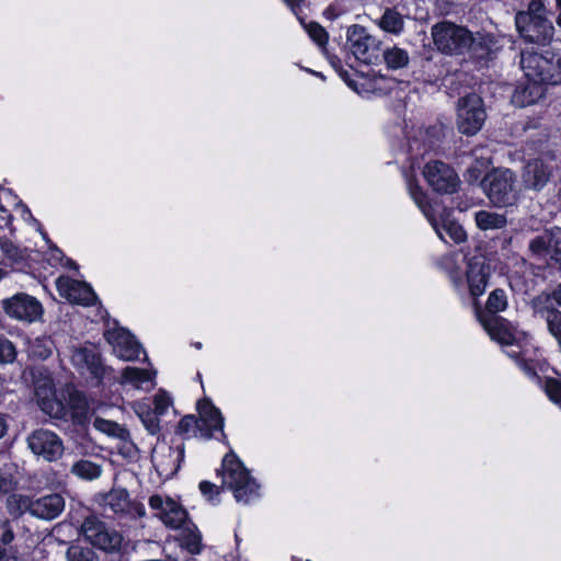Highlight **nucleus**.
Instances as JSON below:
<instances>
[{"mask_svg":"<svg viewBox=\"0 0 561 561\" xmlns=\"http://www.w3.org/2000/svg\"><path fill=\"white\" fill-rule=\"evenodd\" d=\"M465 271L454 261L448 259L444 263V270L456 295L462 302L471 301L474 309H480L482 297L492 277L491 260L484 253L465 255Z\"/></svg>","mask_w":561,"mask_h":561,"instance_id":"obj_1","label":"nucleus"},{"mask_svg":"<svg viewBox=\"0 0 561 561\" xmlns=\"http://www.w3.org/2000/svg\"><path fill=\"white\" fill-rule=\"evenodd\" d=\"M550 0H530L527 10L515 15V25L524 42L538 46L549 45L554 35V26L548 15L556 11L548 9Z\"/></svg>","mask_w":561,"mask_h":561,"instance_id":"obj_2","label":"nucleus"},{"mask_svg":"<svg viewBox=\"0 0 561 561\" xmlns=\"http://www.w3.org/2000/svg\"><path fill=\"white\" fill-rule=\"evenodd\" d=\"M216 473L224 478L238 503L250 504L260 497V484L233 450L224 456Z\"/></svg>","mask_w":561,"mask_h":561,"instance_id":"obj_3","label":"nucleus"},{"mask_svg":"<svg viewBox=\"0 0 561 561\" xmlns=\"http://www.w3.org/2000/svg\"><path fill=\"white\" fill-rule=\"evenodd\" d=\"M520 67L527 78H539L547 85L561 84V49L525 48L520 53Z\"/></svg>","mask_w":561,"mask_h":561,"instance_id":"obj_4","label":"nucleus"},{"mask_svg":"<svg viewBox=\"0 0 561 561\" xmlns=\"http://www.w3.org/2000/svg\"><path fill=\"white\" fill-rule=\"evenodd\" d=\"M515 183V174L510 169H493L480 181V185L490 203L497 208L516 204L518 191Z\"/></svg>","mask_w":561,"mask_h":561,"instance_id":"obj_5","label":"nucleus"},{"mask_svg":"<svg viewBox=\"0 0 561 561\" xmlns=\"http://www.w3.org/2000/svg\"><path fill=\"white\" fill-rule=\"evenodd\" d=\"M432 37L437 50L447 56H463L471 42V31L455 22L444 20L432 26Z\"/></svg>","mask_w":561,"mask_h":561,"instance_id":"obj_6","label":"nucleus"},{"mask_svg":"<svg viewBox=\"0 0 561 561\" xmlns=\"http://www.w3.org/2000/svg\"><path fill=\"white\" fill-rule=\"evenodd\" d=\"M456 124L458 131L466 136L477 135L486 119V111L483 99L470 92L457 101Z\"/></svg>","mask_w":561,"mask_h":561,"instance_id":"obj_7","label":"nucleus"},{"mask_svg":"<svg viewBox=\"0 0 561 561\" xmlns=\"http://www.w3.org/2000/svg\"><path fill=\"white\" fill-rule=\"evenodd\" d=\"M81 531L88 543L105 552L119 550L123 542V536L117 530L94 515L84 518Z\"/></svg>","mask_w":561,"mask_h":561,"instance_id":"obj_8","label":"nucleus"},{"mask_svg":"<svg viewBox=\"0 0 561 561\" xmlns=\"http://www.w3.org/2000/svg\"><path fill=\"white\" fill-rule=\"evenodd\" d=\"M422 174L427 185L437 194H454L459 188L460 180L455 169L440 160L426 162Z\"/></svg>","mask_w":561,"mask_h":561,"instance_id":"obj_9","label":"nucleus"},{"mask_svg":"<svg viewBox=\"0 0 561 561\" xmlns=\"http://www.w3.org/2000/svg\"><path fill=\"white\" fill-rule=\"evenodd\" d=\"M148 504L167 528L178 530L192 520L187 510L176 500L160 494L149 497Z\"/></svg>","mask_w":561,"mask_h":561,"instance_id":"obj_10","label":"nucleus"},{"mask_svg":"<svg viewBox=\"0 0 561 561\" xmlns=\"http://www.w3.org/2000/svg\"><path fill=\"white\" fill-rule=\"evenodd\" d=\"M55 286L59 296L71 304L83 307H93L99 301V297L92 286L84 280H78L67 275H60L57 277Z\"/></svg>","mask_w":561,"mask_h":561,"instance_id":"obj_11","label":"nucleus"},{"mask_svg":"<svg viewBox=\"0 0 561 561\" xmlns=\"http://www.w3.org/2000/svg\"><path fill=\"white\" fill-rule=\"evenodd\" d=\"M27 445L33 454L42 456L46 461H56L64 453L61 438L45 428L33 431L27 437Z\"/></svg>","mask_w":561,"mask_h":561,"instance_id":"obj_12","label":"nucleus"},{"mask_svg":"<svg viewBox=\"0 0 561 561\" xmlns=\"http://www.w3.org/2000/svg\"><path fill=\"white\" fill-rule=\"evenodd\" d=\"M4 313L16 320L33 322L43 313L42 304L33 296L19 293L2 301Z\"/></svg>","mask_w":561,"mask_h":561,"instance_id":"obj_13","label":"nucleus"},{"mask_svg":"<svg viewBox=\"0 0 561 561\" xmlns=\"http://www.w3.org/2000/svg\"><path fill=\"white\" fill-rule=\"evenodd\" d=\"M103 336L105 341L113 346L119 358L126 362H133L139 358L142 350L141 344L128 329L123 327L107 329L104 331Z\"/></svg>","mask_w":561,"mask_h":561,"instance_id":"obj_14","label":"nucleus"},{"mask_svg":"<svg viewBox=\"0 0 561 561\" xmlns=\"http://www.w3.org/2000/svg\"><path fill=\"white\" fill-rule=\"evenodd\" d=\"M196 410L198 412L199 432L203 437L210 439L214 437V432H220L224 438H227L224 426L225 419L221 411L217 408L210 398H203L196 402Z\"/></svg>","mask_w":561,"mask_h":561,"instance_id":"obj_15","label":"nucleus"},{"mask_svg":"<svg viewBox=\"0 0 561 561\" xmlns=\"http://www.w3.org/2000/svg\"><path fill=\"white\" fill-rule=\"evenodd\" d=\"M72 359L76 365L88 369L98 386L103 383L107 373L113 371L112 367L103 363L101 353L85 346L76 348Z\"/></svg>","mask_w":561,"mask_h":561,"instance_id":"obj_16","label":"nucleus"},{"mask_svg":"<svg viewBox=\"0 0 561 561\" xmlns=\"http://www.w3.org/2000/svg\"><path fill=\"white\" fill-rule=\"evenodd\" d=\"M479 321L493 341L501 345L517 346L520 348V345L516 341L514 330L507 319L503 317L480 316Z\"/></svg>","mask_w":561,"mask_h":561,"instance_id":"obj_17","label":"nucleus"},{"mask_svg":"<svg viewBox=\"0 0 561 561\" xmlns=\"http://www.w3.org/2000/svg\"><path fill=\"white\" fill-rule=\"evenodd\" d=\"M553 173L551 164L537 158L527 162L523 172V181L527 188L541 191L550 181Z\"/></svg>","mask_w":561,"mask_h":561,"instance_id":"obj_18","label":"nucleus"},{"mask_svg":"<svg viewBox=\"0 0 561 561\" xmlns=\"http://www.w3.org/2000/svg\"><path fill=\"white\" fill-rule=\"evenodd\" d=\"M547 84L539 78H527L525 82L516 85L512 101L519 107H526L537 103L546 95Z\"/></svg>","mask_w":561,"mask_h":561,"instance_id":"obj_19","label":"nucleus"},{"mask_svg":"<svg viewBox=\"0 0 561 561\" xmlns=\"http://www.w3.org/2000/svg\"><path fill=\"white\" fill-rule=\"evenodd\" d=\"M65 510V499L59 493H49L34 499L32 516L43 520L57 518Z\"/></svg>","mask_w":561,"mask_h":561,"instance_id":"obj_20","label":"nucleus"},{"mask_svg":"<svg viewBox=\"0 0 561 561\" xmlns=\"http://www.w3.org/2000/svg\"><path fill=\"white\" fill-rule=\"evenodd\" d=\"M437 228L439 233L437 236L445 242L444 234H447L448 238L456 244H460L467 240V233L463 227L453 217V210L449 208H444L439 215V219H437Z\"/></svg>","mask_w":561,"mask_h":561,"instance_id":"obj_21","label":"nucleus"},{"mask_svg":"<svg viewBox=\"0 0 561 561\" xmlns=\"http://www.w3.org/2000/svg\"><path fill=\"white\" fill-rule=\"evenodd\" d=\"M179 530L180 533L175 537V540L180 548L190 554H199L204 549L203 536L193 519L186 523V525Z\"/></svg>","mask_w":561,"mask_h":561,"instance_id":"obj_22","label":"nucleus"},{"mask_svg":"<svg viewBox=\"0 0 561 561\" xmlns=\"http://www.w3.org/2000/svg\"><path fill=\"white\" fill-rule=\"evenodd\" d=\"M471 42L466 54L469 55L476 65L483 66L493 59L494 51L492 46L494 42L489 35L479 34L476 37L471 33Z\"/></svg>","mask_w":561,"mask_h":561,"instance_id":"obj_23","label":"nucleus"},{"mask_svg":"<svg viewBox=\"0 0 561 561\" xmlns=\"http://www.w3.org/2000/svg\"><path fill=\"white\" fill-rule=\"evenodd\" d=\"M67 405L75 424L84 425L89 422V403L83 391H68Z\"/></svg>","mask_w":561,"mask_h":561,"instance_id":"obj_24","label":"nucleus"},{"mask_svg":"<svg viewBox=\"0 0 561 561\" xmlns=\"http://www.w3.org/2000/svg\"><path fill=\"white\" fill-rule=\"evenodd\" d=\"M346 41L352 54L362 61L363 56L367 55V45L373 42V36L367 33L366 27L353 24L347 30Z\"/></svg>","mask_w":561,"mask_h":561,"instance_id":"obj_25","label":"nucleus"},{"mask_svg":"<svg viewBox=\"0 0 561 561\" xmlns=\"http://www.w3.org/2000/svg\"><path fill=\"white\" fill-rule=\"evenodd\" d=\"M409 191L412 199L424 214V216L426 217L435 232L439 233L437 228V218L433 213V207L431 202L428 201L427 194L424 192V190L420 186V184L416 181L409 182Z\"/></svg>","mask_w":561,"mask_h":561,"instance_id":"obj_26","label":"nucleus"},{"mask_svg":"<svg viewBox=\"0 0 561 561\" xmlns=\"http://www.w3.org/2000/svg\"><path fill=\"white\" fill-rule=\"evenodd\" d=\"M508 306L507 295L504 289H493L486 299L484 312L480 309H476L478 318L482 317H500L497 313L505 311Z\"/></svg>","mask_w":561,"mask_h":561,"instance_id":"obj_27","label":"nucleus"},{"mask_svg":"<svg viewBox=\"0 0 561 561\" xmlns=\"http://www.w3.org/2000/svg\"><path fill=\"white\" fill-rule=\"evenodd\" d=\"M156 377V371L146 368L127 366L123 369L121 375V383L131 385L140 388L144 383L150 382Z\"/></svg>","mask_w":561,"mask_h":561,"instance_id":"obj_28","label":"nucleus"},{"mask_svg":"<svg viewBox=\"0 0 561 561\" xmlns=\"http://www.w3.org/2000/svg\"><path fill=\"white\" fill-rule=\"evenodd\" d=\"M378 26L386 33L399 35L403 32L404 21L396 8H387L378 21Z\"/></svg>","mask_w":561,"mask_h":561,"instance_id":"obj_29","label":"nucleus"},{"mask_svg":"<svg viewBox=\"0 0 561 561\" xmlns=\"http://www.w3.org/2000/svg\"><path fill=\"white\" fill-rule=\"evenodd\" d=\"M67 561H100L94 548L85 542L73 541L66 552Z\"/></svg>","mask_w":561,"mask_h":561,"instance_id":"obj_30","label":"nucleus"},{"mask_svg":"<svg viewBox=\"0 0 561 561\" xmlns=\"http://www.w3.org/2000/svg\"><path fill=\"white\" fill-rule=\"evenodd\" d=\"M0 249L4 256L13 264L24 265L30 259L28 249L20 248L9 238H0Z\"/></svg>","mask_w":561,"mask_h":561,"instance_id":"obj_31","label":"nucleus"},{"mask_svg":"<svg viewBox=\"0 0 561 561\" xmlns=\"http://www.w3.org/2000/svg\"><path fill=\"white\" fill-rule=\"evenodd\" d=\"M507 355L515 360L517 366L527 375L529 378L541 382V377L538 375V362L533 358H527L525 352L522 350H511L506 352Z\"/></svg>","mask_w":561,"mask_h":561,"instance_id":"obj_32","label":"nucleus"},{"mask_svg":"<svg viewBox=\"0 0 561 561\" xmlns=\"http://www.w3.org/2000/svg\"><path fill=\"white\" fill-rule=\"evenodd\" d=\"M381 60L386 62L388 69L398 70L408 66L410 58L405 49L393 46L383 49Z\"/></svg>","mask_w":561,"mask_h":561,"instance_id":"obj_33","label":"nucleus"},{"mask_svg":"<svg viewBox=\"0 0 561 561\" xmlns=\"http://www.w3.org/2000/svg\"><path fill=\"white\" fill-rule=\"evenodd\" d=\"M71 472L83 480L91 481L101 476L102 467L91 460L80 459L72 465Z\"/></svg>","mask_w":561,"mask_h":561,"instance_id":"obj_34","label":"nucleus"},{"mask_svg":"<svg viewBox=\"0 0 561 561\" xmlns=\"http://www.w3.org/2000/svg\"><path fill=\"white\" fill-rule=\"evenodd\" d=\"M34 499L23 494H12L8 499V508L11 515L20 517L24 513L32 515Z\"/></svg>","mask_w":561,"mask_h":561,"instance_id":"obj_35","label":"nucleus"},{"mask_svg":"<svg viewBox=\"0 0 561 561\" xmlns=\"http://www.w3.org/2000/svg\"><path fill=\"white\" fill-rule=\"evenodd\" d=\"M551 244H552V229L541 236H536L530 240L528 249L533 256L535 257H545L549 254L551 257Z\"/></svg>","mask_w":561,"mask_h":561,"instance_id":"obj_36","label":"nucleus"},{"mask_svg":"<svg viewBox=\"0 0 561 561\" xmlns=\"http://www.w3.org/2000/svg\"><path fill=\"white\" fill-rule=\"evenodd\" d=\"M139 417L151 435H157L160 432V414L156 413L151 410V407L148 404L139 405L137 410Z\"/></svg>","mask_w":561,"mask_h":561,"instance_id":"obj_37","label":"nucleus"},{"mask_svg":"<svg viewBox=\"0 0 561 561\" xmlns=\"http://www.w3.org/2000/svg\"><path fill=\"white\" fill-rule=\"evenodd\" d=\"M476 222L480 229L489 230L504 227L506 219L503 215L481 210L476 214Z\"/></svg>","mask_w":561,"mask_h":561,"instance_id":"obj_38","label":"nucleus"},{"mask_svg":"<svg viewBox=\"0 0 561 561\" xmlns=\"http://www.w3.org/2000/svg\"><path fill=\"white\" fill-rule=\"evenodd\" d=\"M306 31L313 43H316L323 51L327 50L329 33L321 24L312 21L306 25Z\"/></svg>","mask_w":561,"mask_h":561,"instance_id":"obj_39","label":"nucleus"},{"mask_svg":"<svg viewBox=\"0 0 561 561\" xmlns=\"http://www.w3.org/2000/svg\"><path fill=\"white\" fill-rule=\"evenodd\" d=\"M110 505L115 513H126L130 512V500L129 494L126 490H119L116 492L110 493Z\"/></svg>","mask_w":561,"mask_h":561,"instance_id":"obj_40","label":"nucleus"},{"mask_svg":"<svg viewBox=\"0 0 561 561\" xmlns=\"http://www.w3.org/2000/svg\"><path fill=\"white\" fill-rule=\"evenodd\" d=\"M543 390L548 399L561 409V380L554 377H546Z\"/></svg>","mask_w":561,"mask_h":561,"instance_id":"obj_41","label":"nucleus"},{"mask_svg":"<svg viewBox=\"0 0 561 561\" xmlns=\"http://www.w3.org/2000/svg\"><path fill=\"white\" fill-rule=\"evenodd\" d=\"M547 324L551 335L561 344V311L551 308L547 309Z\"/></svg>","mask_w":561,"mask_h":561,"instance_id":"obj_42","label":"nucleus"},{"mask_svg":"<svg viewBox=\"0 0 561 561\" xmlns=\"http://www.w3.org/2000/svg\"><path fill=\"white\" fill-rule=\"evenodd\" d=\"M382 43L373 37V42L368 43L367 55L363 56L362 62L366 65H377L381 61L383 49Z\"/></svg>","mask_w":561,"mask_h":561,"instance_id":"obj_43","label":"nucleus"},{"mask_svg":"<svg viewBox=\"0 0 561 561\" xmlns=\"http://www.w3.org/2000/svg\"><path fill=\"white\" fill-rule=\"evenodd\" d=\"M153 410L156 413L163 415L168 409L172 405L173 400L171 396L163 389H160L153 397Z\"/></svg>","mask_w":561,"mask_h":561,"instance_id":"obj_44","label":"nucleus"},{"mask_svg":"<svg viewBox=\"0 0 561 561\" xmlns=\"http://www.w3.org/2000/svg\"><path fill=\"white\" fill-rule=\"evenodd\" d=\"M16 358L14 344L3 335H0V364H9Z\"/></svg>","mask_w":561,"mask_h":561,"instance_id":"obj_45","label":"nucleus"},{"mask_svg":"<svg viewBox=\"0 0 561 561\" xmlns=\"http://www.w3.org/2000/svg\"><path fill=\"white\" fill-rule=\"evenodd\" d=\"M198 489L202 493V495L210 503H218L219 502V495L221 493V488L216 485L215 483L203 480L198 484Z\"/></svg>","mask_w":561,"mask_h":561,"instance_id":"obj_46","label":"nucleus"},{"mask_svg":"<svg viewBox=\"0 0 561 561\" xmlns=\"http://www.w3.org/2000/svg\"><path fill=\"white\" fill-rule=\"evenodd\" d=\"M198 417L194 414L184 415L178 423L175 434L184 436L195 428L199 430Z\"/></svg>","mask_w":561,"mask_h":561,"instance_id":"obj_47","label":"nucleus"},{"mask_svg":"<svg viewBox=\"0 0 561 561\" xmlns=\"http://www.w3.org/2000/svg\"><path fill=\"white\" fill-rule=\"evenodd\" d=\"M551 262L561 270V228H552Z\"/></svg>","mask_w":561,"mask_h":561,"instance_id":"obj_48","label":"nucleus"},{"mask_svg":"<svg viewBox=\"0 0 561 561\" xmlns=\"http://www.w3.org/2000/svg\"><path fill=\"white\" fill-rule=\"evenodd\" d=\"M16 488V481L9 472L0 470V495L13 492Z\"/></svg>","mask_w":561,"mask_h":561,"instance_id":"obj_49","label":"nucleus"},{"mask_svg":"<svg viewBox=\"0 0 561 561\" xmlns=\"http://www.w3.org/2000/svg\"><path fill=\"white\" fill-rule=\"evenodd\" d=\"M14 540V531L10 519L0 520V541L3 546L10 545Z\"/></svg>","mask_w":561,"mask_h":561,"instance_id":"obj_50","label":"nucleus"},{"mask_svg":"<svg viewBox=\"0 0 561 561\" xmlns=\"http://www.w3.org/2000/svg\"><path fill=\"white\" fill-rule=\"evenodd\" d=\"M337 72H339V76L341 77V79L347 84L348 88H351L352 90L358 92L357 82H356V80L353 79V77H352V75L350 73L348 70L343 69L342 67H340Z\"/></svg>","mask_w":561,"mask_h":561,"instance_id":"obj_51","label":"nucleus"},{"mask_svg":"<svg viewBox=\"0 0 561 561\" xmlns=\"http://www.w3.org/2000/svg\"><path fill=\"white\" fill-rule=\"evenodd\" d=\"M467 181L472 183L478 181L481 176V170L479 168H469L465 174Z\"/></svg>","mask_w":561,"mask_h":561,"instance_id":"obj_52","label":"nucleus"},{"mask_svg":"<svg viewBox=\"0 0 561 561\" xmlns=\"http://www.w3.org/2000/svg\"><path fill=\"white\" fill-rule=\"evenodd\" d=\"M9 430L8 414L0 412V439L5 436Z\"/></svg>","mask_w":561,"mask_h":561,"instance_id":"obj_53","label":"nucleus"},{"mask_svg":"<svg viewBox=\"0 0 561 561\" xmlns=\"http://www.w3.org/2000/svg\"><path fill=\"white\" fill-rule=\"evenodd\" d=\"M131 510L133 512L138 516V517H144L146 515V510H145V506L144 504L141 503H133L131 504Z\"/></svg>","mask_w":561,"mask_h":561,"instance_id":"obj_54","label":"nucleus"},{"mask_svg":"<svg viewBox=\"0 0 561 561\" xmlns=\"http://www.w3.org/2000/svg\"><path fill=\"white\" fill-rule=\"evenodd\" d=\"M551 298L558 306H561V284H559L552 291Z\"/></svg>","mask_w":561,"mask_h":561,"instance_id":"obj_55","label":"nucleus"},{"mask_svg":"<svg viewBox=\"0 0 561 561\" xmlns=\"http://www.w3.org/2000/svg\"><path fill=\"white\" fill-rule=\"evenodd\" d=\"M183 459H184V446L182 445L181 447L178 448V456H176L178 465H176L174 471L179 470L180 463H181V461H183Z\"/></svg>","mask_w":561,"mask_h":561,"instance_id":"obj_56","label":"nucleus"},{"mask_svg":"<svg viewBox=\"0 0 561 561\" xmlns=\"http://www.w3.org/2000/svg\"><path fill=\"white\" fill-rule=\"evenodd\" d=\"M556 2V11H558V15L556 18V23L559 27H561V0H554Z\"/></svg>","mask_w":561,"mask_h":561,"instance_id":"obj_57","label":"nucleus"},{"mask_svg":"<svg viewBox=\"0 0 561 561\" xmlns=\"http://www.w3.org/2000/svg\"><path fill=\"white\" fill-rule=\"evenodd\" d=\"M291 9L298 8L305 0H283Z\"/></svg>","mask_w":561,"mask_h":561,"instance_id":"obj_58","label":"nucleus"},{"mask_svg":"<svg viewBox=\"0 0 561 561\" xmlns=\"http://www.w3.org/2000/svg\"><path fill=\"white\" fill-rule=\"evenodd\" d=\"M96 422L104 423L107 426V428L105 430L106 432H111L113 427H117V423H115L113 421H105V420L98 419Z\"/></svg>","mask_w":561,"mask_h":561,"instance_id":"obj_59","label":"nucleus"},{"mask_svg":"<svg viewBox=\"0 0 561 561\" xmlns=\"http://www.w3.org/2000/svg\"><path fill=\"white\" fill-rule=\"evenodd\" d=\"M66 266L69 267V268H72V270H78L79 268V265L72 259H67Z\"/></svg>","mask_w":561,"mask_h":561,"instance_id":"obj_60","label":"nucleus"},{"mask_svg":"<svg viewBox=\"0 0 561 561\" xmlns=\"http://www.w3.org/2000/svg\"><path fill=\"white\" fill-rule=\"evenodd\" d=\"M8 560V552L4 547L0 546V561H7Z\"/></svg>","mask_w":561,"mask_h":561,"instance_id":"obj_61","label":"nucleus"},{"mask_svg":"<svg viewBox=\"0 0 561 561\" xmlns=\"http://www.w3.org/2000/svg\"><path fill=\"white\" fill-rule=\"evenodd\" d=\"M308 71H309L310 73H312L313 76H316V77H318V78L322 79V80H324V79H325V77L323 76V73H322V72H318V71H313V70H308Z\"/></svg>","mask_w":561,"mask_h":561,"instance_id":"obj_62","label":"nucleus"},{"mask_svg":"<svg viewBox=\"0 0 561 561\" xmlns=\"http://www.w3.org/2000/svg\"><path fill=\"white\" fill-rule=\"evenodd\" d=\"M193 347H195L196 350H202L203 348V344L202 342H192L191 344Z\"/></svg>","mask_w":561,"mask_h":561,"instance_id":"obj_63","label":"nucleus"},{"mask_svg":"<svg viewBox=\"0 0 561 561\" xmlns=\"http://www.w3.org/2000/svg\"><path fill=\"white\" fill-rule=\"evenodd\" d=\"M41 234L43 236V238H44L46 241H48L49 243H51V241L49 240L48 234H47V232H46V231H44V230H43V231H41Z\"/></svg>","mask_w":561,"mask_h":561,"instance_id":"obj_64","label":"nucleus"}]
</instances>
